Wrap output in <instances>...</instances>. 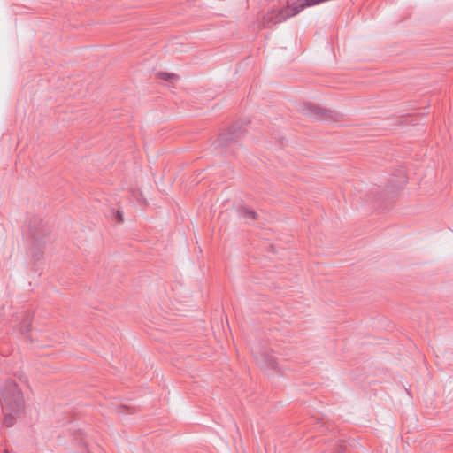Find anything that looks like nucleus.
<instances>
[{
	"instance_id": "obj_5",
	"label": "nucleus",
	"mask_w": 453,
	"mask_h": 453,
	"mask_svg": "<svg viewBox=\"0 0 453 453\" xmlns=\"http://www.w3.org/2000/svg\"><path fill=\"white\" fill-rule=\"evenodd\" d=\"M342 453H348L347 452V449H346V447L344 445L342 444ZM355 453H359L358 451L355 452Z\"/></svg>"
},
{
	"instance_id": "obj_2",
	"label": "nucleus",
	"mask_w": 453,
	"mask_h": 453,
	"mask_svg": "<svg viewBox=\"0 0 453 453\" xmlns=\"http://www.w3.org/2000/svg\"><path fill=\"white\" fill-rule=\"evenodd\" d=\"M291 17L288 8L273 7L262 16L260 25L262 27H269L276 25Z\"/></svg>"
},
{
	"instance_id": "obj_1",
	"label": "nucleus",
	"mask_w": 453,
	"mask_h": 453,
	"mask_svg": "<svg viewBox=\"0 0 453 453\" xmlns=\"http://www.w3.org/2000/svg\"><path fill=\"white\" fill-rule=\"evenodd\" d=\"M405 179L402 178L396 181L395 179H390L384 190H380L379 187L372 188L368 194V199L380 203L383 210H388V204H384L388 200L395 197L397 192L403 187Z\"/></svg>"
},
{
	"instance_id": "obj_4",
	"label": "nucleus",
	"mask_w": 453,
	"mask_h": 453,
	"mask_svg": "<svg viewBox=\"0 0 453 453\" xmlns=\"http://www.w3.org/2000/svg\"><path fill=\"white\" fill-rule=\"evenodd\" d=\"M4 424L7 426H11L12 422V419L9 418V417H5L4 418Z\"/></svg>"
},
{
	"instance_id": "obj_3",
	"label": "nucleus",
	"mask_w": 453,
	"mask_h": 453,
	"mask_svg": "<svg viewBox=\"0 0 453 453\" xmlns=\"http://www.w3.org/2000/svg\"><path fill=\"white\" fill-rule=\"evenodd\" d=\"M308 114L319 120H329L333 118L331 110L318 105H311L308 107Z\"/></svg>"
}]
</instances>
